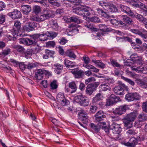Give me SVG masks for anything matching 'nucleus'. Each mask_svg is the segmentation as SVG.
I'll use <instances>...</instances> for the list:
<instances>
[{"label":"nucleus","instance_id":"obj_1","mask_svg":"<svg viewBox=\"0 0 147 147\" xmlns=\"http://www.w3.org/2000/svg\"><path fill=\"white\" fill-rule=\"evenodd\" d=\"M54 16V15L53 14L52 11H49L39 16L32 15L30 16V20L33 21L41 22Z\"/></svg>","mask_w":147,"mask_h":147},{"label":"nucleus","instance_id":"obj_2","mask_svg":"<svg viewBox=\"0 0 147 147\" xmlns=\"http://www.w3.org/2000/svg\"><path fill=\"white\" fill-rule=\"evenodd\" d=\"M135 63L141 65L136 66V64H135L131 67L132 70L136 71L137 73H142L143 71L147 69V63L145 65V67L143 66L144 63V61L142 56H139Z\"/></svg>","mask_w":147,"mask_h":147},{"label":"nucleus","instance_id":"obj_3","mask_svg":"<svg viewBox=\"0 0 147 147\" xmlns=\"http://www.w3.org/2000/svg\"><path fill=\"white\" fill-rule=\"evenodd\" d=\"M136 116V113L133 112L127 115L123 119L124 126L127 128H130L132 127V122L133 121Z\"/></svg>","mask_w":147,"mask_h":147},{"label":"nucleus","instance_id":"obj_4","mask_svg":"<svg viewBox=\"0 0 147 147\" xmlns=\"http://www.w3.org/2000/svg\"><path fill=\"white\" fill-rule=\"evenodd\" d=\"M99 84V82H97L88 84L85 90L86 94L90 96L91 95L93 92L96 90Z\"/></svg>","mask_w":147,"mask_h":147},{"label":"nucleus","instance_id":"obj_5","mask_svg":"<svg viewBox=\"0 0 147 147\" xmlns=\"http://www.w3.org/2000/svg\"><path fill=\"white\" fill-rule=\"evenodd\" d=\"M56 98L57 101L63 106L67 105L69 104V100L65 98L63 93L59 92Z\"/></svg>","mask_w":147,"mask_h":147},{"label":"nucleus","instance_id":"obj_6","mask_svg":"<svg viewBox=\"0 0 147 147\" xmlns=\"http://www.w3.org/2000/svg\"><path fill=\"white\" fill-rule=\"evenodd\" d=\"M129 105H124L118 106L114 110L113 113L116 115H121L124 114L126 110H129Z\"/></svg>","mask_w":147,"mask_h":147},{"label":"nucleus","instance_id":"obj_7","mask_svg":"<svg viewBox=\"0 0 147 147\" xmlns=\"http://www.w3.org/2000/svg\"><path fill=\"white\" fill-rule=\"evenodd\" d=\"M121 101L119 96H116L114 94H111L107 101L106 105L109 106Z\"/></svg>","mask_w":147,"mask_h":147},{"label":"nucleus","instance_id":"obj_8","mask_svg":"<svg viewBox=\"0 0 147 147\" xmlns=\"http://www.w3.org/2000/svg\"><path fill=\"white\" fill-rule=\"evenodd\" d=\"M37 40H34L32 37L30 38H24L20 39L19 42L26 45L29 46L32 45H35L36 43Z\"/></svg>","mask_w":147,"mask_h":147},{"label":"nucleus","instance_id":"obj_9","mask_svg":"<svg viewBox=\"0 0 147 147\" xmlns=\"http://www.w3.org/2000/svg\"><path fill=\"white\" fill-rule=\"evenodd\" d=\"M38 25L36 23L29 22L26 24L23 28L25 30L30 32L34 30V28L37 27Z\"/></svg>","mask_w":147,"mask_h":147},{"label":"nucleus","instance_id":"obj_10","mask_svg":"<svg viewBox=\"0 0 147 147\" xmlns=\"http://www.w3.org/2000/svg\"><path fill=\"white\" fill-rule=\"evenodd\" d=\"M109 127L112 130L113 133L115 134L119 135V134L121 131L122 129L120 125L115 123H113Z\"/></svg>","mask_w":147,"mask_h":147},{"label":"nucleus","instance_id":"obj_11","mask_svg":"<svg viewBox=\"0 0 147 147\" xmlns=\"http://www.w3.org/2000/svg\"><path fill=\"white\" fill-rule=\"evenodd\" d=\"M126 88L127 87L124 85L122 86H118L114 88L113 91L117 95H122L124 94V88Z\"/></svg>","mask_w":147,"mask_h":147},{"label":"nucleus","instance_id":"obj_12","mask_svg":"<svg viewBox=\"0 0 147 147\" xmlns=\"http://www.w3.org/2000/svg\"><path fill=\"white\" fill-rule=\"evenodd\" d=\"M130 31L131 32L140 35L145 42H147V34L144 33V31L138 29H131Z\"/></svg>","mask_w":147,"mask_h":147},{"label":"nucleus","instance_id":"obj_13","mask_svg":"<svg viewBox=\"0 0 147 147\" xmlns=\"http://www.w3.org/2000/svg\"><path fill=\"white\" fill-rule=\"evenodd\" d=\"M125 99L129 101H133L139 99L138 94L136 93H128L125 95Z\"/></svg>","mask_w":147,"mask_h":147},{"label":"nucleus","instance_id":"obj_14","mask_svg":"<svg viewBox=\"0 0 147 147\" xmlns=\"http://www.w3.org/2000/svg\"><path fill=\"white\" fill-rule=\"evenodd\" d=\"M9 15L13 19L20 18L22 16L20 11L16 9H14L13 11L9 13Z\"/></svg>","mask_w":147,"mask_h":147},{"label":"nucleus","instance_id":"obj_15","mask_svg":"<svg viewBox=\"0 0 147 147\" xmlns=\"http://www.w3.org/2000/svg\"><path fill=\"white\" fill-rule=\"evenodd\" d=\"M80 119L84 124H86L88 122V116L87 113L84 111H81L79 115Z\"/></svg>","mask_w":147,"mask_h":147},{"label":"nucleus","instance_id":"obj_16","mask_svg":"<svg viewBox=\"0 0 147 147\" xmlns=\"http://www.w3.org/2000/svg\"><path fill=\"white\" fill-rule=\"evenodd\" d=\"M101 123H99L97 125H95L93 123H91L89 125V127L91 130L98 133L101 128Z\"/></svg>","mask_w":147,"mask_h":147},{"label":"nucleus","instance_id":"obj_17","mask_svg":"<svg viewBox=\"0 0 147 147\" xmlns=\"http://www.w3.org/2000/svg\"><path fill=\"white\" fill-rule=\"evenodd\" d=\"M95 119L98 122H100L103 120V119L105 118L106 115L103 111H100L98 112L95 115Z\"/></svg>","mask_w":147,"mask_h":147},{"label":"nucleus","instance_id":"obj_18","mask_svg":"<svg viewBox=\"0 0 147 147\" xmlns=\"http://www.w3.org/2000/svg\"><path fill=\"white\" fill-rule=\"evenodd\" d=\"M114 139L116 140L119 141L121 142V143L125 146H127V144L129 143V140L128 139H124L120 135H117L114 137Z\"/></svg>","mask_w":147,"mask_h":147},{"label":"nucleus","instance_id":"obj_19","mask_svg":"<svg viewBox=\"0 0 147 147\" xmlns=\"http://www.w3.org/2000/svg\"><path fill=\"white\" fill-rule=\"evenodd\" d=\"M138 142V141L137 138L132 137L130 138L129 139V143H127V147H135Z\"/></svg>","mask_w":147,"mask_h":147},{"label":"nucleus","instance_id":"obj_20","mask_svg":"<svg viewBox=\"0 0 147 147\" xmlns=\"http://www.w3.org/2000/svg\"><path fill=\"white\" fill-rule=\"evenodd\" d=\"M45 54L43 55V57L44 59H48L49 57L54 58L53 55L55 52L53 51L46 49L45 50Z\"/></svg>","mask_w":147,"mask_h":147},{"label":"nucleus","instance_id":"obj_21","mask_svg":"<svg viewBox=\"0 0 147 147\" xmlns=\"http://www.w3.org/2000/svg\"><path fill=\"white\" fill-rule=\"evenodd\" d=\"M21 24L20 22L18 21H16L14 24V26L13 29L11 30L12 32H14L15 34L16 35L17 33H18L19 30H20L21 28Z\"/></svg>","mask_w":147,"mask_h":147},{"label":"nucleus","instance_id":"obj_22","mask_svg":"<svg viewBox=\"0 0 147 147\" xmlns=\"http://www.w3.org/2000/svg\"><path fill=\"white\" fill-rule=\"evenodd\" d=\"M21 11L25 14L27 15L31 11V8L29 5H23L21 6Z\"/></svg>","mask_w":147,"mask_h":147},{"label":"nucleus","instance_id":"obj_23","mask_svg":"<svg viewBox=\"0 0 147 147\" xmlns=\"http://www.w3.org/2000/svg\"><path fill=\"white\" fill-rule=\"evenodd\" d=\"M123 21L125 24L129 25H132L133 23V21L127 15H123L121 16Z\"/></svg>","mask_w":147,"mask_h":147},{"label":"nucleus","instance_id":"obj_24","mask_svg":"<svg viewBox=\"0 0 147 147\" xmlns=\"http://www.w3.org/2000/svg\"><path fill=\"white\" fill-rule=\"evenodd\" d=\"M135 18H136L141 22L145 24L147 23V19L144 18L142 15L139 14L137 13H136V15L135 16Z\"/></svg>","mask_w":147,"mask_h":147},{"label":"nucleus","instance_id":"obj_25","mask_svg":"<svg viewBox=\"0 0 147 147\" xmlns=\"http://www.w3.org/2000/svg\"><path fill=\"white\" fill-rule=\"evenodd\" d=\"M84 27L86 28H87L90 30L94 32H96L98 30V29L94 27L89 22L85 23L84 24Z\"/></svg>","mask_w":147,"mask_h":147},{"label":"nucleus","instance_id":"obj_26","mask_svg":"<svg viewBox=\"0 0 147 147\" xmlns=\"http://www.w3.org/2000/svg\"><path fill=\"white\" fill-rule=\"evenodd\" d=\"M92 62L96 64L98 67L101 68H104L105 67V64L102 63L101 60H96L95 59H92Z\"/></svg>","mask_w":147,"mask_h":147},{"label":"nucleus","instance_id":"obj_27","mask_svg":"<svg viewBox=\"0 0 147 147\" xmlns=\"http://www.w3.org/2000/svg\"><path fill=\"white\" fill-rule=\"evenodd\" d=\"M100 87L103 91H105L107 90H111V87L107 83H103L100 85Z\"/></svg>","mask_w":147,"mask_h":147},{"label":"nucleus","instance_id":"obj_28","mask_svg":"<svg viewBox=\"0 0 147 147\" xmlns=\"http://www.w3.org/2000/svg\"><path fill=\"white\" fill-rule=\"evenodd\" d=\"M64 61L65 65L67 68H72L75 66V62H72L67 59H65Z\"/></svg>","mask_w":147,"mask_h":147},{"label":"nucleus","instance_id":"obj_29","mask_svg":"<svg viewBox=\"0 0 147 147\" xmlns=\"http://www.w3.org/2000/svg\"><path fill=\"white\" fill-rule=\"evenodd\" d=\"M46 34L48 38L53 39L57 36L58 33L51 31L47 32Z\"/></svg>","mask_w":147,"mask_h":147},{"label":"nucleus","instance_id":"obj_30","mask_svg":"<svg viewBox=\"0 0 147 147\" xmlns=\"http://www.w3.org/2000/svg\"><path fill=\"white\" fill-rule=\"evenodd\" d=\"M83 8L77 7L74 8L73 9V12L75 13L80 16H82L83 15Z\"/></svg>","mask_w":147,"mask_h":147},{"label":"nucleus","instance_id":"obj_31","mask_svg":"<svg viewBox=\"0 0 147 147\" xmlns=\"http://www.w3.org/2000/svg\"><path fill=\"white\" fill-rule=\"evenodd\" d=\"M68 30L69 32L76 30L77 32L78 30L77 28V25L75 23H72L69 25L68 26Z\"/></svg>","mask_w":147,"mask_h":147},{"label":"nucleus","instance_id":"obj_32","mask_svg":"<svg viewBox=\"0 0 147 147\" xmlns=\"http://www.w3.org/2000/svg\"><path fill=\"white\" fill-rule=\"evenodd\" d=\"M94 76L96 77L97 76L96 74H94ZM97 76L98 77L103 78L105 80H107L108 84H113L114 83V81L113 79L111 78H109L107 76Z\"/></svg>","mask_w":147,"mask_h":147},{"label":"nucleus","instance_id":"obj_33","mask_svg":"<svg viewBox=\"0 0 147 147\" xmlns=\"http://www.w3.org/2000/svg\"><path fill=\"white\" fill-rule=\"evenodd\" d=\"M96 10L99 15H101L105 18H107L109 17L107 13L105 12L102 9L97 8L96 9Z\"/></svg>","mask_w":147,"mask_h":147},{"label":"nucleus","instance_id":"obj_34","mask_svg":"<svg viewBox=\"0 0 147 147\" xmlns=\"http://www.w3.org/2000/svg\"><path fill=\"white\" fill-rule=\"evenodd\" d=\"M69 87L73 90L71 92V93H73L76 91L77 89V86L74 82H71L69 84Z\"/></svg>","mask_w":147,"mask_h":147},{"label":"nucleus","instance_id":"obj_35","mask_svg":"<svg viewBox=\"0 0 147 147\" xmlns=\"http://www.w3.org/2000/svg\"><path fill=\"white\" fill-rule=\"evenodd\" d=\"M13 48L19 53H23L24 52L25 49L20 45H14L13 46Z\"/></svg>","mask_w":147,"mask_h":147},{"label":"nucleus","instance_id":"obj_36","mask_svg":"<svg viewBox=\"0 0 147 147\" xmlns=\"http://www.w3.org/2000/svg\"><path fill=\"white\" fill-rule=\"evenodd\" d=\"M147 117L143 113L140 114L138 117V119L139 122H143L146 120Z\"/></svg>","mask_w":147,"mask_h":147},{"label":"nucleus","instance_id":"obj_37","mask_svg":"<svg viewBox=\"0 0 147 147\" xmlns=\"http://www.w3.org/2000/svg\"><path fill=\"white\" fill-rule=\"evenodd\" d=\"M41 36L42 35H40V34H37L33 35L32 37L34 40H37H37H38L39 41L44 40L45 39L41 38Z\"/></svg>","mask_w":147,"mask_h":147},{"label":"nucleus","instance_id":"obj_38","mask_svg":"<svg viewBox=\"0 0 147 147\" xmlns=\"http://www.w3.org/2000/svg\"><path fill=\"white\" fill-rule=\"evenodd\" d=\"M80 104L82 105H83L84 106H87L88 105L89 101L86 97L83 96Z\"/></svg>","mask_w":147,"mask_h":147},{"label":"nucleus","instance_id":"obj_39","mask_svg":"<svg viewBox=\"0 0 147 147\" xmlns=\"http://www.w3.org/2000/svg\"><path fill=\"white\" fill-rule=\"evenodd\" d=\"M132 78L135 80V81H138L139 82L142 77V76H141V75L140 74H131V76Z\"/></svg>","mask_w":147,"mask_h":147},{"label":"nucleus","instance_id":"obj_40","mask_svg":"<svg viewBox=\"0 0 147 147\" xmlns=\"http://www.w3.org/2000/svg\"><path fill=\"white\" fill-rule=\"evenodd\" d=\"M65 53L67 56H69L70 58H72L74 59L76 58V55L71 50H67L66 51Z\"/></svg>","mask_w":147,"mask_h":147},{"label":"nucleus","instance_id":"obj_41","mask_svg":"<svg viewBox=\"0 0 147 147\" xmlns=\"http://www.w3.org/2000/svg\"><path fill=\"white\" fill-rule=\"evenodd\" d=\"M119 8L122 11L127 13V11H129L130 8L124 5L120 4L119 5Z\"/></svg>","mask_w":147,"mask_h":147},{"label":"nucleus","instance_id":"obj_42","mask_svg":"<svg viewBox=\"0 0 147 147\" xmlns=\"http://www.w3.org/2000/svg\"><path fill=\"white\" fill-rule=\"evenodd\" d=\"M42 74H32L31 76L33 77V79L34 80H40L42 78Z\"/></svg>","mask_w":147,"mask_h":147},{"label":"nucleus","instance_id":"obj_43","mask_svg":"<svg viewBox=\"0 0 147 147\" xmlns=\"http://www.w3.org/2000/svg\"><path fill=\"white\" fill-rule=\"evenodd\" d=\"M99 27L100 30L103 32H107L109 31V28L105 25L100 24L99 25Z\"/></svg>","mask_w":147,"mask_h":147},{"label":"nucleus","instance_id":"obj_44","mask_svg":"<svg viewBox=\"0 0 147 147\" xmlns=\"http://www.w3.org/2000/svg\"><path fill=\"white\" fill-rule=\"evenodd\" d=\"M110 11L111 12H116L117 11V9L116 6L111 3L109 8L107 9Z\"/></svg>","mask_w":147,"mask_h":147},{"label":"nucleus","instance_id":"obj_45","mask_svg":"<svg viewBox=\"0 0 147 147\" xmlns=\"http://www.w3.org/2000/svg\"><path fill=\"white\" fill-rule=\"evenodd\" d=\"M140 85L143 88H147V82L143 81L142 80H140L138 82Z\"/></svg>","mask_w":147,"mask_h":147},{"label":"nucleus","instance_id":"obj_46","mask_svg":"<svg viewBox=\"0 0 147 147\" xmlns=\"http://www.w3.org/2000/svg\"><path fill=\"white\" fill-rule=\"evenodd\" d=\"M83 96L82 94L77 95L75 98L76 101L80 104Z\"/></svg>","mask_w":147,"mask_h":147},{"label":"nucleus","instance_id":"obj_47","mask_svg":"<svg viewBox=\"0 0 147 147\" xmlns=\"http://www.w3.org/2000/svg\"><path fill=\"white\" fill-rule=\"evenodd\" d=\"M121 78L122 79H123L125 81L129 83V84L131 85L132 86H134V82L130 79L127 78H125L123 76L121 75Z\"/></svg>","mask_w":147,"mask_h":147},{"label":"nucleus","instance_id":"obj_48","mask_svg":"<svg viewBox=\"0 0 147 147\" xmlns=\"http://www.w3.org/2000/svg\"><path fill=\"white\" fill-rule=\"evenodd\" d=\"M56 66L55 69L57 71V74H60L61 73L60 71L63 69V66L61 65H55Z\"/></svg>","mask_w":147,"mask_h":147},{"label":"nucleus","instance_id":"obj_49","mask_svg":"<svg viewBox=\"0 0 147 147\" xmlns=\"http://www.w3.org/2000/svg\"><path fill=\"white\" fill-rule=\"evenodd\" d=\"M50 86L51 89L53 90L57 88L58 87V85L57 84V81L55 80H54L51 82L50 84Z\"/></svg>","mask_w":147,"mask_h":147},{"label":"nucleus","instance_id":"obj_50","mask_svg":"<svg viewBox=\"0 0 147 147\" xmlns=\"http://www.w3.org/2000/svg\"><path fill=\"white\" fill-rule=\"evenodd\" d=\"M71 22H74L77 23V24H80L81 23L80 20L76 18V16H72L70 17Z\"/></svg>","mask_w":147,"mask_h":147},{"label":"nucleus","instance_id":"obj_51","mask_svg":"<svg viewBox=\"0 0 147 147\" xmlns=\"http://www.w3.org/2000/svg\"><path fill=\"white\" fill-rule=\"evenodd\" d=\"M46 46L47 47H54L55 45V43L54 41H50L46 43Z\"/></svg>","mask_w":147,"mask_h":147},{"label":"nucleus","instance_id":"obj_52","mask_svg":"<svg viewBox=\"0 0 147 147\" xmlns=\"http://www.w3.org/2000/svg\"><path fill=\"white\" fill-rule=\"evenodd\" d=\"M75 5H79L82 3L81 0H66Z\"/></svg>","mask_w":147,"mask_h":147},{"label":"nucleus","instance_id":"obj_53","mask_svg":"<svg viewBox=\"0 0 147 147\" xmlns=\"http://www.w3.org/2000/svg\"><path fill=\"white\" fill-rule=\"evenodd\" d=\"M97 109V107L94 105L90 106V113H95Z\"/></svg>","mask_w":147,"mask_h":147},{"label":"nucleus","instance_id":"obj_54","mask_svg":"<svg viewBox=\"0 0 147 147\" xmlns=\"http://www.w3.org/2000/svg\"><path fill=\"white\" fill-rule=\"evenodd\" d=\"M67 41L68 40L64 37H62L59 39V42L61 45H64Z\"/></svg>","mask_w":147,"mask_h":147},{"label":"nucleus","instance_id":"obj_55","mask_svg":"<svg viewBox=\"0 0 147 147\" xmlns=\"http://www.w3.org/2000/svg\"><path fill=\"white\" fill-rule=\"evenodd\" d=\"M34 2L39 3L42 5V6H46L47 5L44 2V0H32Z\"/></svg>","mask_w":147,"mask_h":147},{"label":"nucleus","instance_id":"obj_56","mask_svg":"<svg viewBox=\"0 0 147 147\" xmlns=\"http://www.w3.org/2000/svg\"><path fill=\"white\" fill-rule=\"evenodd\" d=\"M138 56L137 54L134 53L131 55L130 57L131 60L135 62Z\"/></svg>","mask_w":147,"mask_h":147},{"label":"nucleus","instance_id":"obj_57","mask_svg":"<svg viewBox=\"0 0 147 147\" xmlns=\"http://www.w3.org/2000/svg\"><path fill=\"white\" fill-rule=\"evenodd\" d=\"M49 120L55 126H58V125L59 123V121L55 118L51 117L49 118Z\"/></svg>","mask_w":147,"mask_h":147},{"label":"nucleus","instance_id":"obj_58","mask_svg":"<svg viewBox=\"0 0 147 147\" xmlns=\"http://www.w3.org/2000/svg\"><path fill=\"white\" fill-rule=\"evenodd\" d=\"M26 69L29 70H31L33 68L36 67V65L34 63H31L28 64L27 65H26Z\"/></svg>","mask_w":147,"mask_h":147},{"label":"nucleus","instance_id":"obj_59","mask_svg":"<svg viewBox=\"0 0 147 147\" xmlns=\"http://www.w3.org/2000/svg\"><path fill=\"white\" fill-rule=\"evenodd\" d=\"M41 11L40 7L38 6H35L33 8V11L36 14L38 13Z\"/></svg>","mask_w":147,"mask_h":147},{"label":"nucleus","instance_id":"obj_60","mask_svg":"<svg viewBox=\"0 0 147 147\" xmlns=\"http://www.w3.org/2000/svg\"><path fill=\"white\" fill-rule=\"evenodd\" d=\"M53 24H52V28L55 30L57 29L59 27L58 24L56 20H53L52 21Z\"/></svg>","mask_w":147,"mask_h":147},{"label":"nucleus","instance_id":"obj_61","mask_svg":"<svg viewBox=\"0 0 147 147\" xmlns=\"http://www.w3.org/2000/svg\"><path fill=\"white\" fill-rule=\"evenodd\" d=\"M72 74H82L84 72L81 70L79 69H76L74 70H72L71 71Z\"/></svg>","mask_w":147,"mask_h":147},{"label":"nucleus","instance_id":"obj_62","mask_svg":"<svg viewBox=\"0 0 147 147\" xmlns=\"http://www.w3.org/2000/svg\"><path fill=\"white\" fill-rule=\"evenodd\" d=\"M18 66H19L20 69L22 71H24L25 69H26V65L24 64V63H19Z\"/></svg>","mask_w":147,"mask_h":147},{"label":"nucleus","instance_id":"obj_63","mask_svg":"<svg viewBox=\"0 0 147 147\" xmlns=\"http://www.w3.org/2000/svg\"><path fill=\"white\" fill-rule=\"evenodd\" d=\"M5 16L3 14H0V24L5 22Z\"/></svg>","mask_w":147,"mask_h":147},{"label":"nucleus","instance_id":"obj_64","mask_svg":"<svg viewBox=\"0 0 147 147\" xmlns=\"http://www.w3.org/2000/svg\"><path fill=\"white\" fill-rule=\"evenodd\" d=\"M95 80V79L94 77L89 78L85 80V84L86 85H88L89 84L88 83H89L92 81H94Z\"/></svg>","mask_w":147,"mask_h":147}]
</instances>
